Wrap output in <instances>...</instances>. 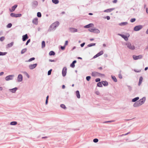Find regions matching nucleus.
Masks as SVG:
<instances>
[{
    "mask_svg": "<svg viewBox=\"0 0 148 148\" xmlns=\"http://www.w3.org/2000/svg\"><path fill=\"white\" fill-rule=\"evenodd\" d=\"M146 100V98L145 97H143L138 101L135 103L133 104V106L134 107H137L142 105L145 103Z\"/></svg>",
    "mask_w": 148,
    "mask_h": 148,
    "instance_id": "f257e3e1",
    "label": "nucleus"
},
{
    "mask_svg": "<svg viewBox=\"0 0 148 148\" xmlns=\"http://www.w3.org/2000/svg\"><path fill=\"white\" fill-rule=\"evenodd\" d=\"M125 45L129 49L131 50H134L135 49V46L132 45L130 42H127L126 43Z\"/></svg>",
    "mask_w": 148,
    "mask_h": 148,
    "instance_id": "f03ea898",
    "label": "nucleus"
},
{
    "mask_svg": "<svg viewBox=\"0 0 148 148\" xmlns=\"http://www.w3.org/2000/svg\"><path fill=\"white\" fill-rule=\"evenodd\" d=\"M118 35L124 38L125 41H127L128 40V38L130 36L129 34L128 33H126L125 35H123L120 34H119Z\"/></svg>",
    "mask_w": 148,
    "mask_h": 148,
    "instance_id": "7ed1b4c3",
    "label": "nucleus"
},
{
    "mask_svg": "<svg viewBox=\"0 0 148 148\" xmlns=\"http://www.w3.org/2000/svg\"><path fill=\"white\" fill-rule=\"evenodd\" d=\"M88 31L91 32H94L96 34H99L100 32V31L99 30L95 27L89 29Z\"/></svg>",
    "mask_w": 148,
    "mask_h": 148,
    "instance_id": "20e7f679",
    "label": "nucleus"
},
{
    "mask_svg": "<svg viewBox=\"0 0 148 148\" xmlns=\"http://www.w3.org/2000/svg\"><path fill=\"white\" fill-rule=\"evenodd\" d=\"M59 22L57 21L53 23L51 26V27L52 29H54L56 27H57L59 25Z\"/></svg>",
    "mask_w": 148,
    "mask_h": 148,
    "instance_id": "39448f33",
    "label": "nucleus"
},
{
    "mask_svg": "<svg viewBox=\"0 0 148 148\" xmlns=\"http://www.w3.org/2000/svg\"><path fill=\"white\" fill-rule=\"evenodd\" d=\"M18 90L17 87H15L13 88H10L8 89V91L11 93H16V91Z\"/></svg>",
    "mask_w": 148,
    "mask_h": 148,
    "instance_id": "423d86ee",
    "label": "nucleus"
},
{
    "mask_svg": "<svg viewBox=\"0 0 148 148\" xmlns=\"http://www.w3.org/2000/svg\"><path fill=\"white\" fill-rule=\"evenodd\" d=\"M133 58L134 60H136L142 59L143 58V56L141 55L138 56L133 55Z\"/></svg>",
    "mask_w": 148,
    "mask_h": 148,
    "instance_id": "0eeeda50",
    "label": "nucleus"
},
{
    "mask_svg": "<svg viewBox=\"0 0 148 148\" xmlns=\"http://www.w3.org/2000/svg\"><path fill=\"white\" fill-rule=\"evenodd\" d=\"M17 81L18 82H21L23 81V76L21 74H19L17 78Z\"/></svg>",
    "mask_w": 148,
    "mask_h": 148,
    "instance_id": "6e6552de",
    "label": "nucleus"
},
{
    "mask_svg": "<svg viewBox=\"0 0 148 148\" xmlns=\"http://www.w3.org/2000/svg\"><path fill=\"white\" fill-rule=\"evenodd\" d=\"M143 27L142 25H138L136 26L134 28V31H138L141 29Z\"/></svg>",
    "mask_w": 148,
    "mask_h": 148,
    "instance_id": "1a4fd4ad",
    "label": "nucleus"
},
{
    "mask_svg": "<svg viewBox=\"0 0 148 148\" xmlns=\"http://www.w3.org/2000/svg\"><path fill=\"white\" fill-rule=\"evenodd\" d=\"M14 77V75H10L6 77L5 79L6 81H8L10 80H12Z\"/></svg>",
    "mask_w": 148,
    "mask_h": 148,
    "instance_id": "9d476101",
    "label": "nucleus"
},
{
    "mask_svg": "<svg viewBox=\"0 0 148 148\" xmlns=\"http://www.w3.org/2000/svg\"><path fill=\"white\" fill-rule=\"evenodd\" d=\"M67 69L66 67L63 68L62 71V75L64 77L65 76L66 74Z\"/></svg>",
    "mask_w": 148,
    "mask_h": 148,
    "instance_id": "9b49d317",
    "label": "nucleus"
},
{
    "mask_svg": "<svg viewBox=\"0 0 148 148\" xmlns=\"http://www.w3.org/2000/svg\"><path fill=\"white\" fill-rule=\"evenodd\" d=\"M37 65V64H31L29 66V68L30 69H34L36 67Z\"/></svg>",
    "mask_w": 148,
    "mask_h": 148,
    "instance_id": "f8f14e48",
    "label": "nucleus"
},
{
    "mask_svg": "<svg viewBox=\"0 0 148 148\" xmlns=\"http://www.w3.org/2000/svg\"><path fill=\"white\" fill-rule=\"evenodd\" d=\"M17 6V5H15L12 6L11 9H9L10 12H12L14 11Z\"/></svg>",
    "mask_w": 148,
    "mask_h": 148,
    "instance_id": "ddd939ff",
    "label": "nucleus"
},
{
    "mask_svg": "<svg viewBox=\"0 0 148 148\" xmlns=\"http://www.w3.org/2000/svg\"><path fill=\"white\" fill-rule=\"evenodd\" d=\"M69 29L70 32L73 33L77 32V29L74 28H70Z\"/></svg>",
    "mask_w": 148,
    "mask_h": 148,
    "instance_id": "4468645a",
    "label": "nucleus"
},
{
    "mask_svg": "<svg viewBox=\"0 0 148 148\" xmlns=\"http://www.w3.org/2000/svg\"><path fill=\"white\" fill-rule=\"evenodd\" d=\"M94 26V25L92 23H90L88 25L85 26L84 27L85 28H89V27H92Z\"/></svg>",
    "mask_w": 148,
    "mask_h": 148,
    "instance_id": "2eb2a0df",
    "label": "nucleus"
},
{
    "mask_svg": "<svg viewBox=\"0 0 148 148\" xmlns=\"http://www.w3.org/2000/svg\"><path fill=\"white\" fill-rule=\"evenodd\" d=\"M32 23L34 24L37 25L38 23V19L37 18H34L32 21Z\"/></svg>",
    "mask_w": 148,
    "mask_h": 148,
    "instance_id": "dca6fc26",
    "label": "nucleus"
},
{
    "mask_svg": "<svg viewBox=\"0 0 148 148\" xmlns=\"http://www.w3.org/2000/svg\"><path fill=\"white\" fill-rule=\"evenodd\" d=\"M139 97H136L133 99L132 100V102H135L139 100Z\"/></svg>",
    "mask_w": 148,
    "mask_h": 148,
    "instance_id": "f3484780",
    "label": "nucleus"
},
{
    "mask_svg": "<svg viewBox=\"0 0 148 148\" xmlns=\"http://www.w3.org/2000/svg\"><path fill=\"white\" fill-rule=\"evenodd\" d=\"M28 38L27 35V34L23 36V41H25Z\"/></svg>",
    "mask_w": 148,
    "mask_h": 148,
    "instance_id": "a211bd4d",
    "label": "nucleus"
},
{
    "mask_svg": "<svg viewBox=\"0 0 148 148\" xmlns=\"http://www.w3.org/2000/svg\"><path fill=\"white\" fill-rule=\"evenodd\" d=\"M102 84L104 85V86H107L108 85V82L106 81H102L101 82Z\"/></svg>",
    "mask_w": 148,
    "mask_h": 148,
    "instance_id": "6ab92c4d",
    "label": "nucleus"
},
{
    "mask_svg": "<svg viewBox=\"0 0 148 148\" xmlns=\"http://www.w3.org/2000/svg\"><path fill=\"white\" fill-rule=\"evenodd\" d=\"M127 22H123L121 23H120L119 24V25L120 26H125L127 24Z\"/></svg>",
    "mask_w": 148,
    "mask_h": 148,
    "instance_id": "aec40b11",
    "label": "nucleus"
},
{
    "mask_svg": "<svg viewBox=\"0 0 148 148\" xmlns=\"http://www.w3.org/2000/svg\"><path fill=\"white\" fill-rule=\"evenodd\" d=\"M114 10V8H111L108 9L106 10H105L104 12H111L112 11Z\"/></svg>",
    "mask_w": 148,
    "mask_h": 148,
    "instance_id": "412c9836",
    "label": "nucleus"
},
{
    "mask_svg": "<svg viewBox=\"0 0 148 148\" xmlns=\"http://www.w3.org/2000/svg\"><path fill=\"white\" fill-rule=\"evenodd\" d=\"M76 95L77 98L79 99L80 98V95L79 93V91L77 90L76 91Z\"/></svg>",
    "mask_w": 148,
    "mask_h": 148,
    "instance_id": "4be33fe9",
    "label": "nucleus"
},
{
    "mask_svg": "<svg viewBox=\"0 0 148 148\" xmlns=\"http://www.w3.org/2000/svg\"><path fill=\"white\" fill-rule=\"evenodd\" d=\"M143 80V77H140L139 79V82L138 83V85H140L141 84V83L142 82Z\"/></svg>",
    "mask_w": 148,
    "mask_h": 148,
    "instance_id": "5701e85b",
    "label": "nucleus"
},
{
    "mask_svg": "<svg viewBox=\"0 0 148 148\" xmlns=\"http://www.w3.org/2000/svg\"><path fill=\"white\" fill-rule=\"evenodd\" d=\"M76 61H73V63L71 64V66L73 68L75 66V64H74L76 63Z\"/></svg>",
    "mask_w": 148,
    "mask_h": 148,
    "instance_id": "b1692460",
    "label": "nucleus"
},
{
    "mask_svg": "<svg viewBox=\"0 0 148 148\" xmlns=\"http://www.w3.org/2000/svg\"><path fill=\"white\" fill-rule=\"evenodd\" d=\"M112 78L113 80L115 82L117 81V79L116 77L114 76H112Z\"/></svg>",
    "mask_w": 148,
    "mask_h": 148,
    "instance_id": "393cba45",
    "label": "nucleus"
},
{
    "mask_svg": "<svg viewBox=\"0 0 148 148\" xmlns=\"http://www.w3.org/2000/svg\"><path fill=\"white\" fill-rule=\"evenodd\" d=\"M27 50V49L26 48L23 49L21 51V53L22 54H23Z\"/></svg>",
    "mask_w": 148,
    "mask_h": 148,
    "instance_id": "a878e982",
    "label": "nucleus"
},
{
    "mask_svg": "<svg viewBox=\"0 0 148 148\" xmlns=\"http://www.w3.org/2000/svg\"><path fill=\"white\" fill-rule=\"evenodd\" d=\"M17 124V123L15 121H13L10 123V124L11 125H15Z\"/></svg>",
    "mask_w": 148,
    "mask_h": 148,
    "instance_id": "bb28decb",
    "label": "nucleus"
},
{
    "mask_svg": "<svg viewBox=\"0 0 148 148\" xmlns=\"http://www.w3.org/2000/svg\"><path fill=\"white\" fill-rule=\"evenodd\" d=\"M52 2L55 4H58L59 3L58 0H52Z\"/></svg>",
    "mask_w": 148,
    "mask_h": 148,
    "instance_id": "cd10ccee",
    "label": "nucleus"
},
{
    "mask_svg": "<svg viewBox=\"0 0 148 148\" xmlns=\"http://www.w3.org/2000/svg\"><path fill=\"white\" fill-rule=\"evenodd\" d=\"M98 73L96 72H92V75L93 76H95L97 75Z\"/></svg>",
    "mask_w": 148,
    "mask_h": 148,
    "instance_id": "c85d7f7f",
    "label": "nucleus"
},
{
    "mask_svg": "<svg viewBox=\"0 0 148 148\" xmlns=\"http://www.w3.org/2000/svg\"><path fill=\"white\" fill-rule=\"evenodd\" d=\"M102 83L101 82H99L97 84V86L99 87H102Z\"/></svg>",
    "mask_w": 148,
    "mask_h": 148,
    "instance_id": "c756f323",
    "label": "nucleus"
},
{
    "mask_svg": "<svg viewBox=\"0 0 148 148\" xmlns=\"http://www.w3.org/2000/svg\"><path fill=\"white\" fill-rule=\"evenodd\" d=\"M22 16V14H16V18L20 17Z\"/></svg>",
    "mask_w": 148,
    "mask_h": 148,
    "instance_id": "7c9ffc66",
    "label": "nucleus"
},
{
    "mask_svg": "<svg viewBox=\"0 0 148 148\" xmlns=\"http://www.w3.org/2000/svg\"><path fill=\"white\" fill-rule=\"evenodd\" d=\"M45 47V43L44 41H42V48H43Z\"/></svg>",
    "mask_w": 148,
    "mask_h": 148,
    "instance_id": "2f4dec72",
    "label": "nucleus"
},
{
    "mask_svg": "<svg viewBox=\"0 0 148 148\" xmlns=\"http://www.w3.org/2000/svg\"><path fill=\"white\" fill-rule=\"evenodd\" d=\"M38 5V2L37 1H34L33 2V5L34 6H36Z\"/></svg>",
    "mask_w": 148,
    "mask_h": 148,
    "instance_id": "473e14b6",
    "label": "nucleus"
},
{
    "mask_svg": "<svg viewBox=\"0 0 148 148\" xmlns=\"http://www.w3.org/2000/svg\"><path fill=\"white\" fill-rule=\"evenodd\" d=\"M7 54V52H0V56L5 55Z\"/></svg>",
    "mask_w": 148,
    "mask_h": 148,
    "instance_id": "72a5a7b5",
    "label": "nucleus"
},
{
    "mask_svg": "<svg viewBox=\"0 0 148 148\" xmlns=\"http://www.w3.org/2000/svg\"><path fill=\"white\" fill-rule=\"evenodd\" d=\"M60 107L63 108L64 109H66V107L64 104H62L60 105Z\"/></svg>",
    "mask_w": 148,
    "mask_h": 148,
    "instance_id": "f704fd0d",
    "label": "nucleus"
},
{
    "mask_svg": "<svg viewBox=\"0 0 148 148\" xmlns=\"http://www.w3.org/2000/svg\"><path fill=\"white\" fill-rule=\"evenodd\" d=\"M95 43H91L90 44H88V47H91L92 46H95Z\"/></svg>",
    "mask_w": 148,
    "mask_h": 148,
    "instance_id": "c9c22d12",
    "label": "nucleus"
},
{
    "mask_svg": "<svg viewBox=\"0 0 148 148\" xmlns=\"http://www.w3.org/2000/svg\"><path fill=\"white\" fill-rule=\"evenodd\" d=\"M10 15L12 17H16V14L12 13L10 14Z\"/></svg>",
    "mask_w": 148,
    "mask_h": 148,
    "instance_id": "e433bc0d",
    "label": "nucleus"
},
{
    "mask_svg": "<svg viewBox=\"0 0 148 148\" xmlns=\"http://www.w3.org/2000/svg\"><path fill=\"white\" fill-rule=\"evenodd\" d=\"M49 54L50 55H54L55 54V53L53 51H51L49 53Z\"/></svg>",
    "mask_w": 148,
    "mask_h": 148,
    "instance_id": "4c0bfd02",
    "label": "nucleus"
},
{
    "mask_svg": "<svg viewBox=\"0 0 148 148\" xmlns=\"http://www.w3.org/2000/svg\"><path fill=\"white\" fill-rule=\"evenodd\" d=\"M24 73L28 78H29L30 77V76L26 72H24Z\"/></svg>",
    "mask_w": 148,
    "mask_h": 148,
    "instance_id": "58836bf2",
    "label": "nucleus"
},
{
    "mask_svg": "<svg viewBox=\"0 0 148 148\" xmlns=\"http://www.w3.org/2000/svg\"><path fill=\"white\" fill-rule=\"evenodd\" d=\"M37 16L39 17H40L41 16V14L40 12H38L37 13Z\"/></svg>",
    "mask_w": 148,
    "mask_h": 148,
    "instance_id": "ea45409f",
    "label": "nucleus"
},
{
    "mask_svg": "<svg viewBox=\"0 0 148 148\" xmlns=\"http://www.w3.org/2000/svg\"><path fill=\"white\" fill-rule=\"evenodd\" d=\"M98 139L97 138H95L93 139V141L95 143H97L98 142Z\"/></svg>",
    "mask_w": 148,
    "mask_h": 148,
    "instance_id": "a19ab883",
    "label": "nucleus"
},
{
    "mask_svg": "<svg viewBox=\"0 0 148 148\" xmlns=\"http://www.w3.org/2000/svg\"><path fill=\"white\" fill-rule=\"evenodd\" d=\"M12 26V24L11 23L8 24L7 25V27L8 28H10Z\"/></svg>",
    "mask_w": 148,
    "mask_h": 148,
    "instance_id": "79ce46f5",
    "label": "nucleus"
},
{
    "mask_svg": "<svg viewBox=\"0 0 148 148\" xmlns=\"http://www.w3.org/2000/svg\"><path fill=\"white\" fill-rule=\"evenodd\" d=\"M49 98V96H47L46 97V100L45 104L47 105L48 103V100Z\"/></svg>",
    "mask_w": 148,
    "mask_h": 148,
    "instance_id": "37998d69",
    "label": "nucleus"
},
{
    "mask_svg": "<svg viewBox=\"0 0 148 148\" xmlns=\"http://www.w3.org/2000/svg\"><path fill=\"white\" fill-rule=\"evenodd\" d=\"M144 8H146V12L147 14H148V8H147L146 7V5H144Z\"/></svg>",
    "mask_w": 148,
    "mask_h": 148,
    "instance_id": "c03bdc74",
    "label": "nucleus"
},
{
    "mask_svg": "<svg viewBox=\"0 0 148 148\" xmlns=\"http://www.w3.org/2000/svg\"><path fill=\"white\" fill-rule=\"evenodd\" d=\"M5 39V38L4 37H2L0 38V41H3Z\"/></svg>",
    "mask_w": 148,
    "mask_h": 148,
    "instance_id": "a18cd8bd",
    "label": "nucleus"
},
{
    "mask_svg": "<svg viewBox=\"0 0 148 148\" xmlns=\"http://www.w3.org/2000/svg\"><path fill=\"white\" fill-rule=\"evenodd\" d=\"M134 71L136 72H140V71L141 70H140L134 69Z\"/></svg>",
    "mask_w": 148,
    "mask_h": 148,
    "instance_id": "49530a36",
    "label": "nucleus"
},
{
    "mask_svg": "<svg viewBox=\"0 0 148 148\" xmlns=\"http://www.w3.org/2000/svg\"><path fill=\"white\" fill-rule=\"evenodd\" d=\"M90 78L91 77L90 76H87L86 77V80L88 81H89L90 79Z\"/></svg>",
    "mask_w": 148,
    "mask_h": 148,
    "instance_id": "de8ad7c7",
    "label": "nucleus"
},
{
    "mask_svg": "<svg viewBox=\"0 0 148 148\" xmlns=\"http://www.w3.org/2000/svg\"><path fill=\"white\" fill-rule=\"evenodd\" d=\"M118 77L120 79H122V75L120 73L119 74Z\"/></svg>",
    "mask_w": 148,
    "mask_h": 148,
    "instance_id": "09e8293b",
    "label": "nucleus"
},
{
    "mask_svg": "<svg viewBox=\"0 0 148 148\" xmlns=\"http://www.w3.org/2000/svg\"><path fill=\"white\" fill-rule=\"evenodd\" d=\"M34 59L35 58H32L30 59L29 60L28 62H31L32 60H34Z\"/></svg>",
    "mask_w": 148,
    "mask_h": 148,
    "instance_id": "8fccbe9b",
    "label": "nucleus"
},
{
    "mask_svg": "<svg viewBox=\"0 0 148 148\" xmlns=\"http://www.w3.org/2000/svg\"><path fill=\"white\" fill-rule=\"evenodd\" d=\"M51 71H52V70L51 69L49 71H48V75H49L51 74Z\"/></svg>",
    "mask_w": 148,
    "mask_h": 148,
    "instance_id": "3c124183",
    "label": "nucleus"
},
{
    "mask_svg": "<svg viewBox=\"0 0 148 148\" xmlns=\"http://www.w3.org/2000/svg\"><path fill=\"white\" fill-rule=\"evenodd\" d=\"M104 18H106L107 19V20H109L110 19V17L109 16H107L106 17H104Z\"/></svg>",
    "mask_w": 148,
    "mask_h": 148,
    "instance_id": "603ef678",
    "label": "nucleus"
},
{
    "mask_svg": "<svg viewBox=\"0 0 148 148\" xmlns=\"http://www.w3.org/2000/svg\"><path fill=\"white\" fill-rule=\"evenodd\" d=\"M100 81V79L99 78H97L95 79V81L97 82H99Z\"/></svg>",
    "mask_w": 148,
    "mask_h": 148,
    "instance_id": "864d4df0",
    "label": "nucleus"
},
{
    "mask_svg": "<svg viewBox=\"0 0 148 148\" xmlns=\"http://www.w3.org/2000/svg\"><path fill=\"white\" fill-rule=\"evenodd\" d=\"M135 21V19L133 18V19H131V21L132 22H134Z\"/></svg>",
    "mask_w": 148,
    "mask_h": 148,
    "instance_id": "5fc2aeb1",
    "label": "nucleus"
},
{
    "mask_svg": "<svg viewBox=\"0 0 148 148\" xmlns=\"http://www.w3.org/2000/svg\"><path fill=\"white\" fill-rule=\"evenodd\" d=\"M30 39H29L27 41L26 43V45H27L30 42Z\"/></svg>",
    "mask_w": 148,
    "mask_h": 148,
    "instance_id": "6e6d98bb",
    "label": "nucleus"
},
{
    "mask_svg": "<svg viewBox=\"0 0 148 148\" xmlns=\"http://www.w3.org/2000/svg\"><path fill=\"white\" fill-rule=\"evenodd\" d=\"M85 42H84L82 44L80 45H81V46L82 47H83V46H84V45H85Z\"/></svg>",
    "mask_w": 148,
    "mask_h": 148,
    "instance_id": "4d7b16f0",
    "label": "nucleus"
},
{
    "mask_svg": "<svg viewBox=\"0 0 148 148\" xmlns=\"http://www.w3.org/2000/svg\"><path fill=\"white\" fill-rule=\"evenodd\" d=\"M65 46H64V47H62V46L61 47V48L62 50H64L65 49Z\"/></svg>",
    "mask_w": 148,
    "mask_h": 148,
    "instance_id": "13d9d810",
    "label": "nucleus"
},
{
    "mask_svg": "<svg viewBox=\"0 0 148 148\" xmlns=\"http://www.w3.org/2000/svg\"><path fill=\"white\" fill-rule=\"evenodd\" d=\"M68 41H66L65 42L64 46H65L68 45Z\"/></svg>",
    "mask_w": 148,
    "mask_h": 148,
    "instance_id": "bf43d9fd",
    "label": "nucleus"
},
{
    "mask_svg": "<svg viewBox=\"0 0 148 148\" xmlns=\"http://www.w3.org/2000/svg\"><path fill=\"white\" fill-rule=\"evenodd\" d=\"M117 2V0H114L112 1V2L114 3H116Z\"/></svg>",
    "mask_w": 148,
    "mask_h": 148,
    "instance_id": "052dcab7",
    "label": "nucleus"
},
{
    "mask_svg": "<svg viewBox=\"0 0 148 148\" xmlns=\"http://www.w3.org/2000/svg\"><path fill=\"white\" fill-rule=\"evenodd\" d=\"M103 51H101L99 52V53L101 54V55H102V54H103Z\"/></svg>",
    "mask_w": 148,
    "mask_h": 148,
    "instance_id": "680f3d73",
    "label": "nucleus"
},
{
    "mask_svg": "<svg viewBox=\"0 0 148 148\" xmlns=\"http://www.w3.org/2000/svg\"><path fill=\"white\" fill-rule=\"evenodd\" d=\"M12 44H13V43H11V44H9L8 45L9 47H11L12 46Z\"/></svg>",
    "mask_w": 148,
    "mask_h": 148,
    "instance_id": "e2e57ef3",
    "label": "nucleus"
},
{
    "mask_svg": "<svg viewBox=\"0 0 148 148\" xmlns=\"http://www.w3.org/2000/svg\"><path fill=\"white\" fill-rule=\"evenodd\" d=\"M114 122V121H107V122H109V123H112Z\"/></svg>",
    "mask_w": 148,
    "mask_h": 148,
    "instance_id": "0e129e2a",
    "label": "nucleus"
},
{
    "mask_svg": "<svg viewBox=\"0 0 148 148\" xmlns=\"http://www.w3.org/2000/svg\"><path fill=\"white\" fill-rule=\"evenodd\" d=\"M98 57V56L97 55V54H96V55H95V56L94 57H93V58H96Z\"/></svg>",
    "mask_w": 148,
    "mask_h": 148,
    "instance_id": "69168bd1",
    "label": "nucleus"
},
{
    "mask_svg": "<svg viewBox=\"0 0 148 148\" xmlns=\"http://www.w3.org/2000/svg\"><path fill=\"white\" fill-rule=\"evenodd\" d=\"M106 44H103V47H105L106 46Z\"/></svg>",
    "mask_w": 148,
    "mask_h": 148,
    "instance_id": "338daca9",
    "label": "nucleus"
},
{
    "mask_svg": "<svg viewBox=\"0 0 148 148\" xmlns=\"http://www.w3.org/2000/svg\"><path fill=\"white\" fill-rule=\"evenodd\" d=\"M146 33L147 34H148V29H147V31H146Z\"/></svg>",
    "mask_w": 148,
    "mask_h": 148,
    "instance_id": "774afa93",
    "label": "nucleus"
}]
</instances>
